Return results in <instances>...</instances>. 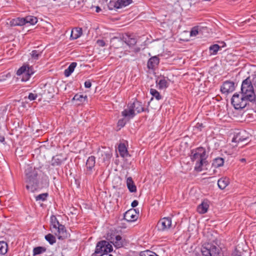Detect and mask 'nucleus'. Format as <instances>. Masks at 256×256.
<instances>
[{"label": "nucleus", "mask_w": 256, "mask_h": 256, "mask_svg": "<svg viewBox=\"0 0 256 256\" xmlns=\"http://www.w3.org/2000/svg\"><path fill=\"white\" fill-rule=\"evenodd\" d=\"M26 182L27 184L26 188L28 190L34 192L38 189L42 188L39 186L38 174L36 170H33L32 168H30L26 170Z\"/></svg>", "instance_id": "nucleus-1"}, {"label": "nucleus", "mask_w": 256, "mask_h": 256, "mask_svg": "<svg viewBox=\"0 0 256 256\" xmlns=\"http://www.w3.org/2000/svg\"><path fill=\"white\" fill-rule=\"evenodd\" d=\"M192 153L194 154L191 156V159L193 162H196L195 170L198 172L202 171V165L206 162L205 150L202 148H199L194 152H192Z\"/></svg>", "instance_id": "nucleus-2"}, {"label": "nucleus", "mask_w": 256, "mask_h": 256, "mask_svg": "<svg viewBox=\"0 0 256 256\" xmlns=\"http://www.w3.org/2000/svg\"><path fill=\"white\" fill-rule=\"evenodd\" d=\"M242 94L250 102L256 100V95L252 82L250 78L243 80L241 86Z\"/></svg>", "instance_id": "nucleus-3"}, {"label": "nucleus", "mask_w": 256, "mask_h": 256, "mask_svg": "<svg viewBox=\"0 0 256 256\" xmlns=\"http://www.w3.org/2000/svg\"><path fill=\"white\" fill-rule=\"evenodd\" d=\"M249 100L243 94L240 96L236 93L234 94L232 99L231 103L236 109H242L246 107Z\"/></svg>", "instance_id": "nucleus-4"}, {"label": "nucleus", "mask_w": 256, "mask_h": 256, "mask_svg": "<svg viewBox=\"0 0 256 256\" xmlns=\"http://www.w3.org/2000/svg\"><path fill=\"white\" fill-rule=\"evenodd\" d=\"M34 73V71L32 66H30L28 65H23L17 70L16 74L18 76L22 75V80L26 82Z\"/></svg>", "instance_id": "nucleus-5"}, {"label": "nucleus", "mask_w": 256, "mask_h": 256, "mask_svg": "<svg viewBox=\"0 0 256 256\" xmlns=\"http://www.w3.org/2000/svg\"><path fill=\"white\" fill-rule=\"evenodd\" d=\"M112 250V246L106 240L99 242L96 246L95 254H108Z\"/></svg>", "instance_id": "nucleus-6"}, {"label": "nucleus", "mask_w": 256, "mask_h": 256, "mask_svg": "<svg viewBox=\"0 0 256 256\" xmlns=\"http://www.w3.org/2000/svg\"><path fill=\"white\" fill-rule=\"evenodd\" d=\"M139 215V211L136 209L131 208L124 214V218L128 222H132L136 220Z\"/></svg>", "instance_id": "nucleus-7"}, {"label": "nucleus", "mask_w": 256, "mask_h": 256, "mask_svg": "<svg viewBox=\"0 0 256 256\" xmlns=\"http://www.w3.org/2000/svg\"><path fill=\"white\" fill-rule=\"evenodd\" d=\"M110 242L113 244L116 248H120L124 246L127 244L126 240L119 235L113 236L110 238Z\"/></svg>", "instance_id": "nucleus-8"}, {"label": "nucleus", "mask_w": 256, "mask_h": 256, "mask_svg": "<svg viewBox=\"0 0 256 256\" xmlns=\"http://www.w3.org/2000/svg\"><path fill=\"white\" fill-rule=\"evenodd\" d=\"M172 225L170 218H164L160 219L157 224V227L159 230L164 231L168 229Z\"/></svg>", "instance_id": "nucleus-9"}, {"label": "nucleus", "mask_w": 256, "mask_h": 256, "mask_svg": "<svg viewBox=\"0 0 256 256\" xmlns=\"http://www.w3.org/2000/svg\"><path fill=\"white\" fill-rule=\"evenodd\" d=\"M53 232L58 236L59 240H64L70 236V234L67 232L65 226L62 224L59 226L56 230H54V232Z\"/></svg>", "instance_id": "nucleus-10"}, {"label": "nucleus", "mask_w": 256, "mask_h": 256, "mask_svg": "<svg viewBox=\"0 0 256 256\" xmlns=\"http://www.w3.org/2000/svg\"><path fill=\"white\" fill-rule=\"evenodd\" d=\"M132 2V0H118L116 2H110L108 6L110 10H112V7L120 8L128 6Z\"/></svg>", "instance_id": "nucleus-11"}, {"label": "nucleus", "mask_w": 256, "mask_h": 256, "mask_svg": "<svg viewBox=\"0 0 256 256\" xmlns=\"http://www.w3.org/2000/svg\"><path fill=\"white\" fill-rule=\"evenodd\" d=\"M234 83L233 82L226 80L221 86V92L226 94L232 92L234 90Z\"/></svg>", "instance_id": "nucleus-12"}, {"label": "nucleus", "mask_w": 256, "mask_h": 256, "mask_svg": "<svg viewBox=\"0 0 256 256\" xmlns=\"http://www.w3.org/2000/svg\"><path fill=\"white\" fill-rule=\"evenodd\" d=\"M128 104V106L133 109L134 112H136L137 113H140L145 110L142 102L136 100H134L132 102L129 103Z\"/></svg>", "instance_id": "nucleus-13"}, {"label": "nucleus", "mask_w": 256, "mask_h": 256, "mask_svg": "<svg viewBox=\"0 0 256 256\" xmlns=\"http://www.w3.org/2000/svg\"><path fill=\"white\" fill-rule=\"evenodd\" d=\"M98 158H102V162L108 161L112 157V154L110 151H104L100 149L98 152Z\"/></svg>", "instance_id": "nucleus-14"}, {"label": "nucleus", "mask_w": 256, "mask_h": 256, "mask_svg": "<svg viewBox=\"0 0 256 256\" xmlns=\"http://www.w3.org/2000/svg\"><path fill=\"white\" fill-rule=\"evenodd\" d=\"M247 134L245 131H242L238 132L232 138V142H242L246 140L248 137L246 136Z\"/></svg>", "instance_id": "nucleus-15"}, {"label": "nucleus", "mask_w": 256, "mask_h": 256, "mask_svg": "<svg viewBox=\"0 0 256 256\" xmlns=\"http://www.w3.org/2000/svg\"><path fill=\"white\" fill-rule=\"evenodd\" d=\"M160 62L159 58L154 56L150 58L147 63V66L148 69H154L158 66Z\"/></svg>", "instance_id": "nucleus-16"}, {"label": "nucleus", "mask_w": 256, "mask_h": 256, "mask_svg": "<svg viewBox=\"0 0 256 256\" xmlns=\"http://www.w3.org/2000/svg\"><path fill=\"white\" fill-rule=\"evenodd\" d=\"M122 114L126 118H127L128 120H130L135 116L136 114L134 112L133 109L128 106V108L122 112Z\"/></svg>", "instance_id": "nucleus-17"}, {"label": "nucleus", "mask_w": 256, "mask_h": 256, "mask_svg": "<svg viewBox=\"0 0 256 256\" xmlns=\"http://www.w3.org/2000/svg\"><path fill=\"white\" fill-rule=\"evenodd\" d=\"M208 207L209 204L208 201L204 200L201 204L198 206L197 210L200 214H204L207 212Z\"/></svg>", "instance_id": "nucleus-18"}, {"label": "nucleus", "mask_w": 256, "mask_h": 256, "mask_svg": "<svg viewBox=\"0 0 256 256\" xmlns=\"http://www.w3.org/2000/svg\"><path fill=\"white\" fill-rule=\"evenodd\" d=\"M230 184V179L228 177H222L218 181V188L221 190H224Z\"/></svg>", "instance_id": "nucleus-19"}, {"label": "nucleus", "mask_w": 256, "mask_h": 256, "mask_svg": "<svg viewBox=\"0 0 256 256\" xmlns=\"http://www.w3.org/2000/svg\"><path fill=\"white\" fill-rule=\"evenodd\" d=\"M82 34V28H76L72 30L70 34V38L76 40Z\"/></svg>", "instance_id": "nucleus-20"}, {"label": "nucleus", "mask_w": 256, "mask_h": 256, "mask_svg": "<svg viewBox=\"0 0 256 256\" xmlns=\"http://www.w3.org/2000/svg\"><path fill=\"white\" fill-rule=\"evenodd\" d=\"M50 223H51L50 230L52 232H54V230H56L58 227L59 226H60L61 224L59 223L56 218L54 216H52L50 217Z\"/></svg>", "instance_id": "nucleus-21"}, {"label": "nucleus", "mask_w": 256, "mask_h": 256, "mask_svg": "<svg viewBox=\"0 0 256 256\" xmlns=\"http://www.w3.org/2000/svg\"><path fill=\"white\" fill-rule=\"evenodd\" d=\"M87 99V96H84L82 94H76L74 97L72 98V101L76 102V104L80 105L82 104L84 101H85Z\"/></svg>", "instance_id": "nucleus-22"}, {"label": "nucleus", "mask_w": 256, "mask_h": 256, "mask_svg": "<svg viewBox=\"0 0 256 256\" xmlns=\"http://www.w3.org/2000/svg\"><path fill=\"white\" fill-rule=\"evenodd\" d=\"M126 184L128 189L131 192H136V188L131 177H128L126 180Z\"/></svg>", "instance_id": "nucleus-23"}, {"label": "nucleus", "mask_w": 256, "mask_h": 256, "mask_svg": "<svg viewBox=\"0 0 256 256\" xmlns=\"http://www.w3.org/2000/svg\"><path fill=\"white\" fill-rule=\"evenodd\" d=\"M10 24L14 26H22L26 24L24 18H14L10 21Z\"/></svg>", "instance_id": "nucleus-24"}, {"label": "nucleus", "mask_w": 256, "mask_h": 256, "mask_svg": "<svg viewBox=\"0 0 256 256\" xmlns=\"http://www.w3.org/2000/svg\"><path fill=\"white\" fill-rule=\"evenodd\" d=\"M77 65L76 62H72L70 64L68 68L65 70L64 72V76L66 77L69 76L72 72L74 71V70L75 68L76 67Z\"/></svg>", "instance_id": "nucleus-25"}, {"label": "nucleus", "mask_w": 256, "mask_h": 256, "mask_svg": "<svg viewBox=\"0 0 256 256\" xmlns=\"http://www.w3.org/2000/svg\"><path fill=\"white\" fill-rule=\"evenodd\" d=\"M118 149L121 156L124 158L128 156V150L124 144H120L118 146Z\"/></svg>", "instance_id": "nucleus-26"}, {"label": "nucleus", "mask_w": 256, "mask_h": 256, "mask_svg": "<svg viewBox=\"0 0 256 256\" xmlns=\"http://www.w3.org/2000/svg\"><path fill=\"white\" fill-rule=\"evenodd\" d=\"M95 159L96 158L94 156H90L87 160L86 166L88 170H91L92 168L94 166L96 163Z\"/></svg>", "instance_id": "nucleus-27"}, {"label": "nucleus", "mask_w": 256, "mask_h": 256, "mask_svg": "<svg viewBox=\"0 0 256 256\" xmlns=\"http://www.w3.org/2000/svg\"><path fill=\"white\" fill-rule=\"evenodd\" d=\"M210 252V256H220V250L215 246L208 244Z\"/></svg>", "instance_id": "nucleus-28"}, {"label": "nucleus", "mask_w": 256, "mask_h": 256, "mask_svg": "<svg viewBox=\"0 0 256 256\" xmlns=\"http://www.w3.org/2000/svg\"><path fill=\"white\" fill-rule=\"evenodd\" d=\"M124 42L129 46H133L136 43V39L134 38H131L129 36H126V37H123Z\"/></svg>", "instance_id": "nucleus-29"}, {"label": "nucleus", "mask_w": 256, "mask_h": 256, "mask_svg": "<svg viewBox=\"0 0 256 256\" xmlns=\"http://www.w3.org/2000/svg\"><path fill=\"white\" fill-rule=\"evenodd\" d=\"M224 159L222 158H216L212 162V166L216 168L222 166L224 165Z\"/></svg>", "instance_id": "nucleus-30"}, {"label": "nucleus", "mask_w": 256, "mask_h": 256, "mask_svg": "<svg viewBox=\"0 0 256 256\" xmlns=\"http://www.w3.org/2000/svg\"><path fill=\"white\" fill-rule=\"evenodd\" d=\"M156 83L159 89L166 88L168 86V82L164 78L160 79L158 82L157 80Z\"/></svg>", "instance_id": "nucleus-31"}, {"label": "nucleus", "mask_w": 256, "mask_h": 256, "mask_svg": "<svg viewBox=\"0 0 256 256\" xmlns=\"http://www.w3.org/2000/svg\"><path fill=\"white\" fill-rule=\"evenodd\" d=\"M25 24H30L34 25L36 24L38 22V19L36 17L28 16L24 18Z\"/></svg>", "instance_id": "nucleus-32"}, {"label": "nucleus", "mask_w": 256, "mask_h": 256, "mask_svg": "<svg viewBox=\"0 0 256 256\" xmlns=\"http://www.w3.org/2000/svg\"><path fill=\"white\" fill-rule=\"evenodd\" d=\"M62 162V160L61 158V156L58 155H56L54 156H53L52 160V166H59L60 165Z\"/></svg>", "instance_id": "nucleus-33"}, {"label": "nucleus", "mask_w": 256, "mask_h": 256, "mask_svg": "<svg viewBox=\"0 0 256 256\" xmlns=\"http://www.w3.org/2000/svg\"><path fill=\"white\" fill-rule=\"evenodd\" d=\"M8 250V244L4 241L0 242V254H4Z\"/></svg>", "instance_id": "nucleus-34"}, {"label": "nucleus", "mask_w": 256, "mask_h": 256, "mask_svg": "<svg viewBox=\"0 0 256 256\" xmlns=\"http://www.w3.org/2000/svg\"><path fill=\"white\" fill-rule=\"evenodd\" d=\"M46 249L45 247L38 246L34 248L33 250L34 255H38L42 254L46 251Z\"/></svg>", "instance_id": "nucleus-35"}, {"label": "nucleus", "mask_w": 256, "mask_h": 256, "mask_svg": "<svg viewBox=\"0 0 256 256\" xmlns=\"http://www.w3.org/2000/svg\"><path fill=\"white\" fill-rule=\"evenodd\" d=\"M249 254L246 252H240L238 250V248H236L234 251L232 252V256H249Z\"/></svg>", "instance_id": "nucleus-36"}, {"label": "nucleus", "mask_w": 256, "mask_h": 256, "mask_svg": "<svg viewBox=\"0 0 256 256\" xmlns=\"http://www.w3.org/2000/svg\"><path fill=\"white\" fill-rule=\"evenodd\" d=\"M45 238L50 244H53L56 242L55 236L50 234L46 235Z\"/></svg>", "instance_id": "nucleus-37"}, {"label": "nucleus", "mask_w": 256, "mask_h": 256, "mask_svg": "<svg viewBox=\"0 0 256 256\" xmlns=\"http://www.w3.org/2000/svg\"><path fill=\"white\" fill-rule=\"evenodd\" d=\"M150 93L153 96L155 97L157 100H160L162 98V96L160 94L159 92L155 89L151 88L150 90Z\"/></svg>", "instance_id": "nucleus-38"}, {"label": "nucleus", "mask_w": 256, "mask_h": 256, "mask_svg": "<svg viewBox=\"0 0 256 256\" xmlns=\"http://www.w3.org/2000/svg\"><path fill=\"white\" fill-rule=\"evenodd\" d=\"M42 54V52H38L36 50H34L30 53V56L34 60H38L40 56Z\"/></svg>", "instance_id": "nucleus-39"}, {"label": "nucleus", "mask_w": 256, "mask_h": 256, "mask_svg": "<svg viewBox=\"0 0 256 256\" xmlns=\"http://www.w3.org/2000/svg\"><path fill=\"white\" fill-rule=\"evenodd\" d=\"M220 48V46L218 44H214L210 47V50L212 52L211 54H216Z\"/></svg>", "instance_id": "nucleus-40"}, {"label": "nucleus", "mask_w": 256, "mask_h": 256, "mask_svg": "<svg viewBox=\"0 0 256 256\" xmlns=\"http://www.w3.org/2000/svg\"><path fill=\"white\" fill-rule=\"evenodd\" d=\"M48 196V193H43L42 194H40L37 196H36V201L38 200H42L44 201L46 199V198Z\"/></svg>", "instance_id": "nucleus-41"}, {"label": "nucleus", "mask_w": 256, "mask_h": 256, "mask_svg": "<svg viewBox=\"0 0 256 256\" xmlns=\"http://www.w3.org/2000/svg\"><path fill=\"white\" fill-rule=\"evenodd\" d=\"M202 253L203 256H210L208 244L202 248Z\"/></svg>", "instance_id": "nucleus-42"}, {"label": "nucleus", "mask_w": 256, "mask_h": 256, "mask_svg": "<svg viewBox=\"0 0 256 256\" xmlns=\"http://www.w3.org/2000/svg\"><path fill=\"white\" fill-rule=\"evenodd\" d=\"M129 120H128L127 118H126L124 117V118H122L118 122V126H120V128L124 127L127 122H128Z\"/></svg>", "instance_id": "nucleus-43"}, {"label": "nucleus", "mask_w": 256, "mask_h": 256, "mask_svg": "<svg viewBox=\"0 0 256 256\" xmlns=\"http://www.w3.org/2000/svg\"><path fill=\"white\" fill-rule=\"evenodd\" d=\"M140 256H158V255H156V253H154L152 251H150V250H146V251H144V252H142V254H140Z\"/></svg>", "instance_id": "nucleus-44"}, {"label": "nucleus", "mask_w": 256, "mask_h": 256, "mask_svg": "<svg viewBox=\"0 0 256 256\" xmlns=\"http://www.w3.org/2000/svg\"><path fill=\"white\" fill-rule=\"evenodd\" d=\"M198 34V27L193 28L190 31V36H195Z\"/></svg>", "instance_id": "nucleus-45"}, {"label": "nucleus", "mask_w": 256, "mask_h": 256, "mask_svg": "<svg viewBox=\"0 0 256 256\" xmlns=\"http://www.w3.org/2000/svg\"><path fill=\"white\" fill-rule=\"evenodd\" d=\"M37 97V95L36 94L33 93H30L28 95V99L30 100H35Z\"/></svg>", "instance_id": "nucleus-46"}, {"label": "nucleus", "mask_w": 256, "mask_h": 256, "mask_svg": "<svg viewBox=\"0 0 256 256\" xmlns=\"http://www.w3.org/2000/svg\"><path fill=\"white\" fill-rule=\"evenodd\" d=\"M96 43L100 46H104L106 45L105 42L102 40H98Z\"/></svg>", "instance_id": "nucleus-47"}, {"label": "nucleus", "mask_w": 256, "mask_h": 256, "mask_svg": "<svg viewBox=\"0 0 256 256\" xmlns=\"http://www.w3.org/2000/svg\"><path fill=\"white\" fill-rule=\"evenodd\" d=\"M50 90H51V88H50V89H48V90H45L44 91V94L46 95L48 94H50V96H48V97L49 98H52L53 96L52 94L50 92Z\"/></svg>", "instance_id": "nucleus-48"}, {"label": "nucleus", "mask_w": 256, "mask_h": 256, "mask_svg": "<svg viewBox=\"0 0 256 256\" xmlns=\"http://www.w3.org/2000/svg\"><path fill=\"white\" fill-rule=\"evenodd\" d=\"M84 86L86 88H90L92 86V84L90 81H86L84 82Z\"/></svg>", "instance_id": "nucleus-49"}, {"label": "nucleus", "mask_w": 256, "mask_h": 256, "mask_svg": "<svg viewBox=\"0 0 256 256\" xmlns=\"http://www.w3.org/2000/svg\"><path fill=\"white\" fill-rule=\"evenodd\" d=\"M138 200H134L132 203V208H134L136 206L138 205Z\"/></svg>", "instance_id": "nucleus-50"}, {"label": "nucleus", "mask_w": 256, "mask_h": 256, "mask_svg": "<svg viewBox=\"0 0 256 256\" xmlns=\"http://www.w3.org/2000/svg\"><path fill=\"white\" fill-rule=\"evenodd\" d=\"M5 138L4 136H0V142H4Z\"/></svg>", "instance_id": "nucleus-51"}, {"label": "nucleus", "mask_w": 256, "mask_h": 256, "mask_svg": "<svg viewBox=\"0 0 256 256\" xmlns=\"http://www.w3.org/2000/svg\"><path fill=\"white\" fill-rule=\"evenodd\" d=\"M252 82H253L254 84L256 86V74L253 78Z\"/></svg>", "instance_id": "nucleus-52"}, {"label": "nucleus", "mask_w": 256, "mask_h": 256, "mask_svg": "<svg viewBox=\"0 0 256 256\" xmlns=\"http://www.w3.org/2000/svg\"><path fill=\"white\" fill-rule=\"evenodd\" d=\"M100 10H101V9L99 6H98L96 7V12H99Z\"/></svg>", "instance_id": "nucleus-53"}, {"label": "nucleus", "mask_w": 256, "mask_h": 256, "mask_svg": "<svg viewBox=\"0 0 256 256\" xmlns=\"http://www.w3.org/2000/svg\"><path fill=\"white\" fill-rule=\"evenodd\" d=\"M245 160H246L244 158H242L240 160V161H242V162H244Z\"/></svg>", "instance_id": "nucleus-54"}, {"label": "nucleus", "mask_w": 256, "mask_h": 256, "mask_svg": "<svg viewBox=\"0 0 256 256\" xmlns=\"http://www.w3.org/2000/svg\"><path fill=\"white\" fill-rule=\"evenodd\" d=\"M92 256H96V254H94Z\"/></svg>", "instance_id": "nucleus-55"}, {"label": "nucleus", "mask_w": 256, "mask_h": 256, "mask_svg": "<svg viewBox=\"0 0 256 256\" xmlns=\"http://www.w3.org/2000/svg\"><path fill=\"white\" fill-rule=\"evenodd\" d=\"M114 39H117V38H113V40H114Z\"/></svg>", "instance_id": "nucleus-56"}, {"label": "nucleus", "mask_w": 256, "mask_h": 256, "mask_svg": "<svg viewBox=\"0 0 256 256\" xmlns=\"http://www.w3.org/2000/svg\"><path fill=\"white\" fill-rule=\"evenodd\" d=\"M109 256H112V255H111V254H109Z\"/></svg>", "instance_id": "nucleus-57"}]
</instances>
